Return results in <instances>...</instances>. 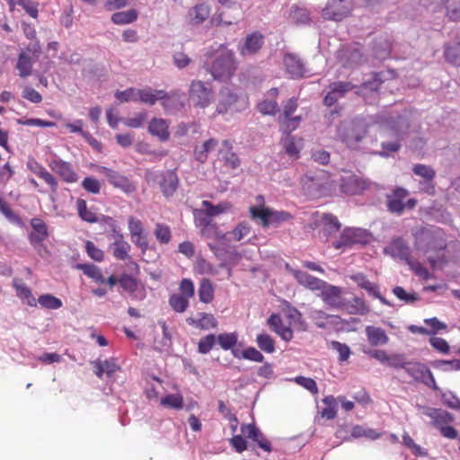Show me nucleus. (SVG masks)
Segmentation results:
<instances>
[{
	"instance_id": "obj_28",
	"label": "nucleus",
	"mask_w": 460,
	"mask_h": 460,
	"mask_svg": "<svg viewBox=\"0 0 460 460\" xmlns=\"http://www.w3.org/2000/svg\"><path fill=\"white\" fill-rule=\"evenodd\" d=\"M169 97V93L164 90H153L146 87L138 92L137 101L147 105H154L157 101H164Z\"/></svg>"
},
{
	"instance_id": "obj_13",
	"label": "nucleus",
	"mask_w": 460,
	"mask_h": 460,
	"mask_svg": "<svg viewBox=\"0 0 460 460\" xmlns=\"http://www.w3.org/2000/svg\"><path fill=\"white\" fill-rule=\"evenodd\" d=\"M48 167L66 183H75L78 181V176L74 172L73 166L68 162L60 159L57 155H54L48 162Z\"/></svg>"
},
{
	"instance_id": "obj_2",
	"label": "nucleus",
	"mask_w": 460,
	"mask_h": 460,
	"mask_svg": "<svg viewBox=\"0 0 460 460\" xmlns=\"http://www.w3.org/2000/svg\"><path fill=\"white\" fill-rule=\"evenodd\" d=\"M203 68L216 81L230 79L235 69L233 53L222 45L216 50H207L203 56Z\"/></svg>"
},
{
	"instance_id": "obj_48",
	"label": "nucleus",
	"mask_w": 460,
	"mask_h": 460,
	"mask_svg": "<svg viewBox=\"0 0 460 460\" xmlns=\"http://www.w3.org/2000/svg\"><path fill=\"white\" fill-rule=\"evenodd\" d=\"M199 299L203 304H209L214 299V288L210 280L207 279L201 280L200 287H199Z\"/></svg>"
},
{
	"instance_id": "obj_6",
	"label": "nucleus",
	"mask_w": 460,
	"mask_h": 460,
	"mask_svg": "<svg viewBox=\"0 0 460 460\" xmlns=\"http://www.w3.org/2000/svg\"><path fill=\"white\" fill-rule=\"evenodd\" d=\"M189 98L194 107L206 109L214 99L212 89L200 80H193L189 87Z\"/></svg>"
},
{
	"instance_id": "obj_46",
	"label": "nucleus",
	"mask_w": 460,
	"mask_h": 460,
	"mask_svg": "<svg viewBox=\"0 0 460 460\" xmlns=\"http://www.w3.org/2000/svg\"><path fill=\"white\" fill-rule=\"evenodd\" d=\"M203 209L196 210V212H203L206 216L216 217L229 209V204L222 202L217 205H213L208 200H203Z\"/></svg>"
},
{
	"instance_id": "obj_15",
	"label": "nucleus",
	"mask_w": 460,
	"mask_h": 460,
	"mask_svg": "<svg viewBox=\"0 0 460 460\" xmlns=\"http://www.w3.org/2000/svg\"><path fill=\"white\" fill-rule=\"evenodd\" d=\"M330 91L324 96V105L332 107L349 92L356 88V85L349 82H334L330 84Z\"/></svg>"
},
{
	"instance_id": "obj_43",
	"label": "nucleus",
	"mask_w": 460,
	"mask_h": 460,
	"mask_svg": "<svg viewBox=\"0 0 460 460\" xmlns=\"http://www.w3.org/2000/svg\"><path fill=\"white\" fill-rule=\"evenodd\" d=\"M366 181L358 179L356 176H350L342 184L343 191L350 194H358L366 190Z\"/></svg>"
},
{
	"instance_id": "obj_19",
	"label": "nucleus",
	"mask_w": 460,
	"mask_h": 460,
	"mask_svg": "<svg viewBox=\"0 0 460 460\" xmlns=\"http://www.w3.org/2000/svg\"><path fill=\"white\" fill-rule=\"evenodd\" d=\"M242 435L244 438L255 441L257 446L264 452L270 453L272 451V447H270V443L265 436L260 431V429L252 423L243 424L241 427Z\"/></svg>"
},
{
	"instance_id": "obj_51",
	"label": "nucleus",
	"mask_w": 460,
	"mask_h": 460,
	"mask_svg": "<svg viewBox=\"0 0 460 460\" xmlns=\"http://www.w3.org/2000/svg\"><path fill=\"white\" fill-rule=\"evenodd\" d=\"M216 342L224 350L232 349L237 343V334L235 332H225L216 336Z\"/></svg>"
},
{
	"instance_id": "obj_64",
	"label": "nucleus",
	"mask_w": 460,
	"mask_h": 460,
	"mask_svg": "<svg viewBox=\"0 0 460 460\" xmlns=\"http://www.w3.org/2000/svg\"><path fill=\"white\" fill-rule=\"evenodd\" d=\"M119 285L123 290L133 293L138 288V282L131 275L122 274L119 278Z\"/></svg>"
},
{
	"instance_id": "obj_56",
	"label": "nucleus",
	"mask_w": 460,
	"mask_h": 460,
	"mask_svg": "<svg viewBox=\"0 0 460 460\" xmlns=\"http://www.w3.org/2000/svg\"><path fill=\"white\" fill-rule=\"evenodd\" d=\"M289 19H291L292 22L295 24H307L308 21H310L307 10L296 6L291 8Z\"/></svg>"
},
{
	"instance_id": "obj_58",
	"label": "nucleus",
	"mask_w": 460,
	"mask_h": 460,
	"mask_svg": "<svg viewBox=\"0 0 460 460\" xmlns=\"http://www.w3.org/2000/svg\"><path fill=\"white\" fill-rule=\"evenodd\" d=\"M431 367L442 371H460V359L434 360Z\"/></svg>"
},
{
	"instance_id": "obj_18",
	"label": "nucleus",
	"mask_w": 460,
	"mask_h": 460,
	"mask_svg": "<svg viewBox=\"0 0 460 460\" xmlns=\"http://www.w3.org/2000/svg\"><path fill=\"white\" fill-rule=\"evenodd\" d=\"M291 272L292 275H294L295 279H296L297 283H299V285L312 291L325 289L327 287H335L319 279L316 277L309 275L306 271L292 270Z\"/></svg>"
},
{
	"instance_id": "obj_40",
	"label": "nucleus",
	"mask_w": 460,
	"mask_h": 460,
	"mask_svg": "<svg viewBox=\"0 0 460 460\" xmlns=\"http://www.w3.org/2000/svg\"><path fill=\"white\" fill-rule=\"evenodd\" d=\"M217 146V140L215 138H210L206 140L203 145L199 146H196L194 148V158L199 161V163H204L207 161L208 155L214 151Z\"/></svg>"
},
{
	"instance_id": "obj_23",
	"label": "nucleus",
	"mask_w": 460,
	"mask_h": 460,
	"mask_svg": "<svg viewBox=\"0 0 460 460\" xmlns=\"http://www.w3.org/2000/svg\"><path fill=\"white\" fill-rule=\"evenodd\" d=\"M270 329L277 335L281 337L284 341H290L293 339V331L290 327L283 324L282 319L279 314H272L267 320Z\"/></svg>"
},
{
	"instance_id": "obj_17",
	"label": "nucleus",
	"mask_w": 460,
	"mask_h": 460,
	"mask_svg": "<svg viewBox=\"0 0 460 460\" xmlns=\"http://www.w3.org/2000/svg\"><path fill=\"white\" fill-rule=\"evenodd\" d=\"M318 291L323 303L330 309H339L344 305V302L348 301L341 296V287H327Z\"/></svg>"
},
{
	"instance_id": "obj_32",
	"label": "nucleus",
	"mask_w": 460,
	"mask_h": 460,
	"mask_svg": "<svg viewBox=\"0 0 460 460\" xmlns=\"http://www.w3.org/2000/svg\"><path fill=\"white\" fill-rule=\"evenodd\" d=\"M263 44L262 34L253 32L249 34L244 40L243 46L241 48V54L243 56L255 54L260 50Z\"/></svg>"
},
{
	"instance_id": "obj_50",
	"label": "nucleus",
	"mask_w": 460,
	"mask_h": 460,
	"mask_svg": "<svg viewBox=\"0 0 460 460\" xmlns=\"http://www.w3.org/2000/svg\"><path fill=\"white\" fill-rule=\"evenodd\" d=\"M309 318L312 320L313 323H314L315 327L319 329H325V321L329 318H338V316L330 315L320 309H312L309 313Z\"/></svg>"
},
{
	"instance_id": "obj_37",
	"label": "nucleus",
	"mask_w": 460,
	"mask_h": 460,
	"mask_svg": "<svg viewBox=\"0 0 460 460\" xmlns=\"http://www.w3.org/2000/svg\"><path fill=\"white\" fill-rule=\"evenodd\" d=\"M131 246L127 241H112L108 246V252L113 258L119 261H127L129 259V250Z\"/></svg>"
},
{
	"instance_id": "obj_3",
	"label": "nucleus",
	"mask_w": 460,
	"mask_h": 460,
	"mask_svg": "<svg viewBox=\"0 0 460 460\" xmlns=\"http://www.w3.org/2000/svg\"><path fill=\"white\" fill-rule=\"evenodd\" d=\"M368 128V120L366 118L356 117L352 119H344L337 128V137L343 145L349 149H355L363 141Z\"/></svg>"
},
{
	"instance_id": "obj_30",
	"label": "nucleus",
	"mask_w": 460,
	"mask_h": 460,
	"mask_svg": "<svg viewBox=\"0 0 460 460\" xmlns=\"http://www.w3.org/2000/svg\"><path fill=\"white\" fill-rule=\"evenodd\" d=\"M189 325L200 330H209L217 328V321L213 314L208 313H199L198 317H189L186 319Z\"/></svg>"
},
{
	"instance_id": "obj_49",
	"label": "nucleus",
	"mask_w": 460,
	"mask_h": 460,
	"mask_svg": "<svg viewBox=\"0 0 460 460\" xmlns=\"http://www.w3.org/2000/svg\"><path fill=\"white\" fill-rule=\"evenodd\" d=\"M75 207H77V213H79L80 218L87 223H98V217L94 212L88 209L86 202L84 199H77L75 201Z\"/></svg>"
},
{
	"instance_id": "obj_57",
	"label": "nucleus",
	"mask_w": 460,
	"mask_h": 460,
	"mask_svg": "<svg viewBox=\"0 0 460 460\" xmlns=\"http://www.w3.org/2000/svg\"><path fill=\"white\" fill-rule=\"evenodd\" d=\"M325 407L322 411V417L326 420H333L336 416V399L332 395H328L323 399Z\"/></svg>"
},
{
	"instance_id": "obj_62",
	"label": "nucleus",
	"mask_w": 460,
	"mask_h": 460,
	"mask_svg": "<svg viewBox=\"0 0 460 460\" xmlns=\"http://www.w3.org/2000/svg\"><path fill=\"white\" fill-rule=\"evenodd\" d=\"M140 90L141 89L129 87L124 91H118L117 93H115V98L121 102H137V97H138Z\"/></svg>"
},
{
	"instance_id": "obj_52",
	"label": "nucleus",
	"mask_w": 460,
	"mask_h": 460,
	"mask_svg": "<svg viewBox=\"0 0 460 460\" xmlns=\"http://www.w3.org/2000/svg\"><path fill=\"white\" fill-rule=\"evenodd\" d=\"M257 346L266 354H272L275 352V341L267 333H260L256 338Z\"/></svg>"
},
{
	"instance_id": "obj_9",
	"label": "nucleus",
	"mask_w": 460,
	"mask_h": 460,
	"mask_svg": "<svg viewBox=\"0 0 460 460\" xmlns=\"http://www.w3.org/2000/svg\"><path fill=\"white\" fill-rule=\"evenodd\" d=\"M411 379L431 388V390H439V387L435 383L434 376L429 368L422 363L410 365L402 368Z\"/></svg>"
},
{
	"instance_id": "obj_60",
	"label": "nucleus",
	"mask_w": 460,
	"mask_h": 460,
	"mask_svg": "<svg viewBox=\"0 0 460 460\" xmlns=\"http://www.w3.org/2000/svg\"><path fill=\"white\" fill-rule=\"evenodd\" d=\"M161 405L172 410H181L182 397L181 394H167L161 398Z\"/></svg>"
},
{
	"instance_id": "obj_42",
	"label": "nucleus",
	"mask_w": 460,
	"mask_h": 460,
	"mask_svg": "<svg viewBox=\"0 0 460 460\" xmlns=\"http://www.w3.org/2000/svg\"><path fill=\"white\" fill-rule=\"evenodd\" d=\"M138 17V13L135 9H130L128 11L117 12L111 16V21H112L113 24L118 25H125L130 24L134 22Z\"/></svg>"
},
{
	"instance_id": "obj_35",
	"label": "nucleus",
	"mask_w": 460,
	"mask_h": 460,
	"mask_svg": "<svg viewBox=\"0 0 460 460\" xmlns=\"http://www.w3.org/2000/svg\"><path fill=\"white\" fill-rule=\"evenodd\" d=\"M209 16V7L205 4H198L188 12L189 22L191 25H200Z\"/></svg>"
},
{
	"instance_id": "obj_44",
	"label": "nucleus",
	"mask_w": 460,
	"mask_h": 460,
	"mask_svg": "<svg viewBox=\"0 0 460 460\" xmlns=\"http://www.w3.org/2000/svg\"><path fill=\"white\" fill-rule=\"evenodd\" d=\"M75 269L80 270L97 283L104 284L105 278L102 275L99 268L93 264L79 263L75 265Z\"/></svg>"
},
{
	"instance_id": "obj_59",
	"label": "nucleus",
	"mask_w": 460,
	"mask_h": 460,
	"mask_svg": "<svg viewBox=\"0 0 460 460\" xmlns=\"http://www.w3.org/2000/svg\"><path fill=\"white\" fill-rule=\"evenodd\" d=\"M200 229L201 235L206 239H214L216 241H224L226 238V234L221 232L217 226H201L199 227Z\"/></svg>"
},
{
	"instance_id": "obj_38",
	"label": "nucleus",
	"mask_w": 460,
	"mask_h": 460,
	"mask_svg": "<svg viewBox=\"0 0 460 460\" xmlns=\"http://www.w3.org/2000/svg\"><path fill=\"white\" fill-rule=\"evenodd\" d=\"M148 132L155 136L160 141H166L169 139V131H167L166 120L163 119L154 118L148 124Z\"/></svg>"
},
{
	"instance_id": "obj_24",
	"label": "nucleus",
	"mask_w": 460,
	"mask_h": 460,
	"mask_svg": "<svg viewBox=\"0 0 460 460\" xmlns=\"http://www.w3.org/2000/svg\"><path fill=\"white\" fill-rule=\"evenodd\" d=\"M237 102V95L228 87H224L219 91L218 104H217V112L225 114L234 111V103Z\"/></svg>"
},
{
	"instance_id": "obj_27",
	"label": "nucleus",
	"mask_w": 460,
	"mask_h": 460,
	"mask_svg": "<svg viewBox=\"0 0 460 460\" xmlns=\"http://www.w3.org/2000/svg\"><path fill=\"white\" fill-rule=\"evenodd\" d=\"M407 197V190L403 188L394 190L393 194L387 196V208L391 213L401 214L404 208L403 200Z\"/></svg>"
},
{
	"instance_id": "obj_5",
	"label": "nucleus",
	"mask_w": 460,
	"mask_h": 460,
	"mask_svg": "<svg viewBox=\"0 0 460 460\" xmlns=\"http://www.w3.org/2000/svg\"><path fill=\"white\" fill-rule=\"evenodd\" d=\"M369 234L363 228H345L340 238L332 243L335 249H349L354 244H365L368 242Z\"/></svg>"
},
{
	"instance_id": "obj_10",
	"label": "nucleus",
	"mask_w": 460,
	"mask_h": 460,
	"mask_svg": "<svg viewBox=\"0 0 460 460\" xmlns=\"http://www.w3.org/2000/svg\"><path fill=\"white\" fill-rule=\"evenodd\" d=\"M351 11V0H330L323 9V17L331 21H341Z\"/></svg>"
},
{
	"instance_id": "obj_26",
	"label": "nucleus",
	"mask_w": 460,
	"mask_h": 460,
	"mask_svg": "<svg viewBox=\"0 0 460 460\" xmlns=\"http://www.w3.org/2000/svg\"><path fill=\"white\" fill-rule=\"evenodd\" d=\"M366 338L368 344L372 347L385 346L388 344L389 338L384 329L377 326H366Z\"/></svg>"
},
{
	"instance_id": "obj_21",
	"label": "nucleus",
	"mask_w": 460,
	"mask_h": 460,
	"mask_svg": "<svg viewBox=\"0 0 460 460\" xmlns=\"http://www.w3.org/2000/svg\"><path fill=\"white\" fill-rule=\"evenodd\" d=\"M92 366L94 368L95 376L100 379H103V377L110 379L119 370V365L115 358L104 360L97 358L92 361Z\"/></svg>"
},
{
	"instance_id": "obj_8",
	"label": "nucleus",
	"mask_w": 460,
	"mask_h": 460,
	"mask_svg": "<svg viewBox=\"0 0 460 460\" xmlns=\"http://www.w3.org/2000/svg\"><path fill=\"white\" fill-rule=\"evenodd\" d=\"M415 246L418 251L428 253L431 251H443L445 243L429 230H422L415 235Z\"/></svg>"
},
{
	"instance_id": "obj_20",
	"label": "nucleus",
	"mask_w": 460,
	"mask_h": 460,
	"mask_svg": "<svg viewBox=\"0 0 460 460\" xmlns=\"http://www.w3.org/2000/svg\"><path fill=\"white\" fill-rule=\"evenodd\" d=\"M385 253L401 261H410V248L402 238H394L385 246Z\"/></svg>"
},
{
	"instance_id": "obj_11",
	"label": "nucleus",
	"mask_w": 460,
	"mask_h": 460,
	"mask_svg": "<svg viewBox=\"0 0 460 460\" xmlns=\"http://www.w3.org/2000/svg\"><path fill=\"white\" fill-rule=\"evenodd\" d=\"M98 172L105 175L108 182H110L111 186L115 187V189H119L128 194L136 190V186H134L128 178L111 168L100 166L98 167Z\"/></svg>"
},
{
	"instance_id": "obj_25",
	"label": "nucleus",
	"mask_w": 460,
	"mask_h": 460,
	"mask_svg": "<svg viewBox=\"0 0 460 460\" xmlns=\"http://www.w3.org/2000/svg\"><path fill=\"white\" fill-rule=\"evenodd\" d=\"M30 226H31L32 231H34L29 234L30 243L32 245L40 244L48 238V226H46L45 222L41 218H31Z\"/></svg>"
},
{
	"instance_id": "obj_36",
	"label": "nucleus",
	"mask_w": 460,
	"mask_h": 460,
	"mask_svg": "<svg viewBox=\"0 0 460 460\" xmlns=\"http://www.w3.org/2000/svg\"><path fill=\"white\" fill-rule=\"evenodd\" d=\"M35 63V58L31 57L27 52H20L17 58L16 69L19 72V76L26 78L32 73V66Z\"/></svg>"
},
{
	"instance_id": "obj_7",
	"label": "nucleus",
	"mask_w": 460,
	"mask_h": 460,
	"mask_svg": "<svg viewBox=\"0 0 460 460\" xmlns=\"http://www.w3.org/2000/svg\"><path fill=\"white\" fill-rule=\"evenodd\" d=\"M419 3L432 13L441 10L446 5L447 16L449 20L460 19V0H419Z\"/></svg>"
},
{
	"instance_id": "obj_41",
	"label": "nucleus",
	"mask_w": 460,
	"mask_h": 460,
	"mask_svg": "<svg viewBox=\"0 0 460 460\" xmlns=\"http://www.w3.org/2000/svg\"><path fill=\"white\" fill-rule=\"evenodd\" d=\"M434 392H438V394H440L441 403H443L444 406L455 411H460V399L454 392L450 390L443 391L442 389L434 390Z\"/></svg>"
},
{
	"instance_id": "obj_34",
	"label": "nucleus",
	"mask_w": 460,
	"mask_h": 460,
	"mask_svg": "<svg viewBox=\"0 0 460 460\" xmlns=\"http://www.w3.org/2000/svg\"><path fill=\"white\" fill-rule=\"evenodd\" d=\"M444 58L451 65L460 66V34L456 40L444 46Z\"/></svg>"
},
{
	"instance_id": "obj_39",
	"label": "nucleus",
	"mask_w": 460,
	"mask_h": 460,
	"mask_svg": "<svg viewBox=\"0 0 460 460\" xmlns=\"http://www.w3.org/2000/svg\"><path fill=\"white\" fill-rule=\"evenodd\" d=\"M13 288L14 290H16L17 297L26 302L27 305H29L30 307H35L36 300L35 297L32 296V293L31 292L29 287H27L24 283L14 279Z\"/></svg>"
},
{
	"instance_id": "obj_1",
	"label": "nucleus",
	"mask_w": 460,
	"mask_h": 460,
	"mask_svg": "<svg viewBox=\"0 0 460 460\" xmlns=\"http://www.w3.org/2000/svg\"><path fill=\"white\" fill-rule=\"evenodd\" d=\"M372 122L380 125L381 128L393 133L395 139L381 143V152L377 153L382 157H387L401 149V139L409 129V118L406 111L402 113L384 110L374 117Z\"/></svg>"
},
{
	"instance_id": "obj_31",
	"label": "nucleus",
	"mask_w": 460,
	"mask_h": 460,
	"mask_svg": "<svg viewBox=\"0 0 460 460\" xmlns=\"http://www.w3.org/2000/svg\"><path fill=\"white\" fill-rule=\"evenodd\" d=\"M179 185V178L173 171H167L163 174V180L160 182L161 191L164 196L172 197Z\"/></svg>"
},
{
	"instance_id": "obj_16",
	"label": "nucleus",
	"mask_w": 460,
	"mask_h": 460,
	"mask_svg": "<svg viewBox=\"0 0 460 460\" xmlns=\"http://www.w3.org/2000/svg\"><path fill=\"white\" fill-rule=\"evenodd\" d=\"M411 172L421 178V181L419 182V189L428 195L434 194V170L430 166L419 164L413 166Z\"/></svg>"
},
{
	"instance_id": "obj_54",
	"label": "nucleus",
	"mask_w": 460,
	"mask_h": 460,
	"mask_svg": "<svg viewBox=\"0 0 460 460\" xmlns=\"http://www.w3.org/2000/svg\"><path fill=\"white\" fill-rule=\"evenodd\" d=\"M188 298L190 297H186L179 294H173L169 296V305H171L176 313L181 314L186 311L187 307H189Z\"/></svg>"
},
{
	"instance_id": "obj_29",
	"label": "nucleus",
	"mask_w": 460,
	"mask_h": 460,
	"mask_svg": "<svg viewBox=\"0 0 460 460\" xmlns=\"http://www.w3.org/2000/svg\"><path fill=\"white\" fill-rule=\"evenodd\" d=\"M30 171L32 173L36 174L40 179L45 181L48 185H49L50 190L56 191L58 190V181L55 176L50 174L40 164L36 162L35 160H31L27 164Z\"/></svg>"
},
{
	"instance_id": "obj_22",
	"label": "nucleus",
	"mask_w": 460,
	"mask_h": 460,
	"mask_svg": "<svg viewBox=\"0 0 460 460\" xmlns=\"http://www.w3.org/2000/svg\"><path fill=\"white\" fill-rule=\"evenodd\" d=\"M340 57L345 66H353L364 62L363 52H361V46L358 43L341 49Z\"/></svg>"
},
{
	"instance_id": "obj_63",
	"label": "nucleus",
	"mask_w": 460,
	"mask_h": 460,
	"mask_svg": "<svg viewBox=\"0 0 460 460\" xmlns=\"http://www.w3.org/2000/svg\"><path fill=\"white\" fill-rule=\"evenodd\" d=\"M250 225L246 222H241L240 224H237L236 226H234V230H232L229 234L232 235V238H234V241L240 242L243 238L250 234Z\"/></svg>"
},
{
	"instance_id": "obj_4",
	"label": "nucleus",
	"mask_w": 460,
	"mask_h": 460,
	"mask_svg": "<svg viewBox=\"0 0 460 460\" xmlns=\"http://www.w3.org/2000/svg\"><path fill=\"white\" fill-rule=\"evenodd\" d=\"M250 218L264 228L277 227L282 223L290 221L293 217L286 210H274L265 206H252L249 208Z\"/></svg>"
},
{
	"instance_id": "obj_33",
	"label": "nucleus",
	"mask_w": 460,
	"mask_h": 460,
	"mask_svg": "<svg viewBox=\"0 0 460 460\" xmlns=\"http://www.w3.org/2000/svg\"><path fill=\"white\" fill-rule=\"evenodd\" d=\"M334 310H345L348 314L353 315H366L368 313V306L364 300L358 296H353L352 300L345 301V305L340 308H332Z\"/></svg>"
},
{
	"instance_id": "obj_14",
	"label": "nucleus",
	"mask_w": 460,
	"mask_h": 460,
	"mask_svg": "<svg viewBox=\"0 0 460 460\" xmlns=\"http://www.w3.org/2000/svg\"><path fill=\"white\" fill-rule=\"evenodd\" d=\"M418 412L421 416L428 417L431 420V426H447L454 421V415L442 409L429 407V406H416Z\"/></svg>"
},
{
	"instance_id": "obj_45",
	"label": "nucleus",
	"mask_w": 460,
	"mask_h": 460,
	"mask_svg": "<svg viewBox=\"0 0 460 460\" xmlns=\"http://www.w3.org/2000/svg\"><path fill=\"white\" fill-rule=\"evenodd\" d=\"M350 435H352V438H367L372 441H375L381 437V433L376 429L364 427L362 425L354 426Z\"/></svg>"
},
{
	"instance_id": "obj_12",
	"label": "nucleus",
	"mask_w": 460,
	"mask_h": 460,
	"mask_svg": "<svg viewBox=\"0 0 460 460\" xmlns=\"http://www.w3.org/2000/svg\"><path fill=\"white\" fill-rule=\"evenodd\" d=\"M282 61H284L285 72L289 75V78L297 80L310 75L305 63L297 55L287 52Z\"/></svg>"
},
{
	"instance_id": "obj_55",
	"label": "nucleus",
	"mask_w": 460,
	"mask_h": 460,
	"mask_svg": "<svg viewBox=\"0 0 460 460\" xmlns=\"http://www.w3.org/2000/svg\"><path fill=\"white\" fill-rule=\"evenodd\" d=\"M105 223L110 226V231L107 233L108 240L111 242L126 241L124 240L123 234H121L120 227L118 226L116 222L111 217H104Z\"/></svg>"
},
{
	"instance_id": "obj_61",
	"label": "nucleus",
	"mask_w": 460,
	"mask_h": 460,
	"mask_svg": "<svg viewBox=\"0 0 460 460\" xmlns=\"http://www.w3.org/2000/svg\"><path fill=\"white\" fill-rule=\"evenodd\" d=\"M393 294L395 296V297L409 305L413 304L419 300V296L416 295V293H408L402 287H394Z\"/></svg>"
},
{
	"instance_id": "obj_47",
	"label": "nucleus",
	"mask_w": 460,
	"mask_h": 460,
	"mask_svg": "<svg viewBox=\"0 0 460 460\" xmlns=\"http://www.w3.org/2000/svg\"><path fill=\"white\" fill-rule=\"evenodd\" d=\"M35 300L44 309L58 310L63 305L61 300L51 294L41 295Z\"/></svg>"
},
{
	"instance_id": "obj_53",
	"label": "nucleus",
	"mask_w": 460,
	"mask_h": 460,
	"mask_svg": "<svg viewBox=\"0 0 460 460\" xmlns=\"http://www.w3.org/2000/svg\"><path fill=\"white\" fill-rule=\"evenodd\" d=\"M418 361H406L403 354H391L390 358L385 364L394 369H402L410 365H415Z\"/></svg>"
}]
</instances>
